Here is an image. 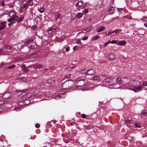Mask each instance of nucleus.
Listing matches in <instances>:
<instances>
[{"label":"nucleus","instance_id":"f257e3e1","mask_svg":"<svg viewBox=\"0 0 147 147\" xmlns=\"http://www.w3.org/2000/svg\"><path fill=\"white\" fill-rule=\"evenodd\" d=\"M129 86L134 87V89H129L136 92L139 91H141L142 90V87L140 85L139 81L136 80H131L128 83Z\"/></svg>","mask_w":147,"mask_h":147},{"label":"nucleus","instance_id":"f03ea898","mask_svg":"<svg viewBox=\"0 0 147 147\" xmlns=\"http://www.w3.org/2000/svg\"><path fill=\"white\" fill-rule=\"evenodd\" d=\"M7 14L8 15V22H9L11 20H16L18 17L16 15V12L13 10L8 11H7Z\"/></svg>","mask_w":147,"mask_h":147},{"label":"nucleus","instance_id":"7ed1b4c3","mask_svg":"<svg viewBox=\"0 0 147 147\" xmlns=\"http://www.w3.org/2000/svg\"><path fill=\"white\" fill-rule=\"evenodd\" d=\"M74 82L71 80L66 81L62 84V87L63 89H68L73 87Z\"/></svg>","mask_w":147,"mask_h":147},{"label":"nucleus","instance_id":"20e7f679","mask_svg":"<svg viewBox=\"0 0 147 147\" xmlns=\"http://www.w3.org/2000/svg\"><path fill=\"white\" fill-rule=\"evenodd\" d=\"M11 48L10 46H7L3 47L0 49V55L8 54V52Z\"/></svg>","mask_w":147,"mask_h":147},{"label":"nucleus","instance_id":"39448f33","mask_svg":"<svg viewBox=\"0 0 147 147\" xmlns=\"http://www.w3.org/2000/svg\"><path fill=\"white\" fill-rule=\"evenodd\" d=\"M32 1V0H24L22 3L23 7L25 8Z\"/></svg>","mask_w":147,"mask_h":147},{"label":"nucleus","instance_id":"423d86ee","mask_svg":"<svg viewBox=\"0 0 147 147\" xmlns=\"http://www.w3.org/2000/svg\"><path fill=\"white\" fill-rule=\"evenodd\" d=\"M85 84L84 81L82 80H79L76 82V85L78 87H82Z\"/></svg>","mask_w":147,"mask_h":147},{"label":"nucleus","instance_id":"0eeeda50","mask_svg":"<svg viewBox=\"0 0 147 147\" xmlns=\"http://www.w3.org/2000/svg\"><path fill=\"white\" fill-rule=\"evenodd\" d=\"M95 72L93 69H89L86 71V74L89 75H93L95 73Z\"/></svg>","mask_w":147,"mask_h":147},{"label":"nucleus","instance_id":"6e6552de","mask_svg":"<svg viewBox=\"0 0 147 147\" xmlns=\"http://www.w3.org/2000/svg\"><path fill=\"white\" fill-rule=\"evenodd\" d=\"M41 67V65L38 64H34L28 66V67L30 68L32 67L35 69H37V68H40Z\"/></svg>","mask_w":147,"mask_h":147},{"label":"nucleus","instance_id":"1a4fd4ad","mask_svg":"<svg viewBox=\"0 0 147 147\" xmlns=\"http://www.w3.org/2000/svg\"><path fill=\"white\" fill-rule=\"evenodd\" d=\"M108 59L110 60L113 61L115 59V55L113 53L111 54L107 57Z\"/></svg>","mask_w":147,"mask_h":147},{"label":"nucleus","instance_id":"9d476101","mask_svg":"<svg viewBox=\"0 0 147 147\" xmlns=\"http://www.w3.org/2000/svg\"><path fill=\"white\" fill-rule=\"evenodd\" d=\"M125 123L127 124V127H129V126H132L133 125L132 121L129 120H125Z\"/></svg>","mask_w":147,"mask_h":147},{"label":"nucleus","instance_id":"9b49d317","mask_svg":"<svg viewBox=\"0 0 147 147\" xmlns=\"http://www.w3.org/2000/svg\"><path fill=\"white\" fill-rule=\"evenodd\" d=\"M6 22H0V30L3 29L6 26Z\"/></svg>","mask_w":147,"mask_h":147},{"label":"nucleus","instance_id":"f8f14e48","mask_svg":"<svg viewBox=\"0 0 147 147\" xmlns=\"http://www.w3.org/2000/svg\"><path fill=\"white\" fill-rule=\"evenodd\" d=\"M54 27H53L49 28L48 30V32L49 34H52L53 32L55 31V28H54Z\"/></svg>","mask_w":147,"mask_h":147},{"label":"nucleus","instance_id":"ddd939ff","mask_svg":"<svg viewBox=\"0 0 147 147\" xmlns=\"http://www.w3.org/2000/svg\"><path fill=\"white\" fill-rule=\"evenodd\" d=\"M83 4V3L82 1H79L76 4V6L78 8L82 6Z\"/></svg>","mask_w":147,"mask_h":147},{"label":"nucleus","instance_id":"4468645a","mask_svg":"<svg viewBox=\"0 0 147 147\" xmlns=\"http://www.w3.org/2000/svg\"><path fill=\"white\" fill-rule=\"evenodd\" d=\"M21 67L23 72H26L29 70L28 67H26L24 65H23L21 66Z\"/></svg>","mask_w":147,"mask_h":147},{"label":"nucleus","instance_id":"2eb2a0df","mask_svg":"<svg viewBox=\"0 0 147 147\" xmlns=\"http://www.w3.org/2000/svg\"><path fill=\"white\" fill-rule=\"evenodd\" d=\"M113 79L111 78H108L105 79V82H106L109 83L112 82Z\"/></svg>","mask_w":147,"mask_h":147},{"label":"nucleus","instance_id":"dca6fc26","mask_svg":"<svg viewBox=\"0 0 147 147\" xmlns=\"http://www.w3.org/2000/svg\"><path fill=\"white\" fill-rule=\"evenodd\" d=\"M92 28V27L91 26H90L89 27L87 28L86 29H85L84 30H83V31H82V32L83 33H86V32H88L90 31L91 30Z\"/></svg>","mask_w":147,"mask_h":147},{"label":"nucleus","instance_id":"f3484780","mask_svg":"<svg viewBox=\"0 0 147 147\" xmlns=\"http://www.w3.org/2000/svg\"><path fill=\"white\" fill-rule=\"evenodd\" d=\"M47 82L49 84H53L54 82V79L53 78L49 79L47 80Z\"/></svg>","mask_w":147,"mask_h":147},{"label":"nucleus","instance_id":"a211bd4d","mask_svg":"<svg viewBox=\"0 0 147 147\" xmlns=\"http://www.w3.org/2000/svg\"><path fill=\"white\" fill-rule=\"evenodd\" d=\"M65 37L64 36H61L59 38L57 39V41L58 42H60L62 41L64 39Z\"/></svg>","mask_w":147,"mask_h":147},{"label":"nucleus","instance_id":"6ab92c4d","mask_svg":"<svg viewBox=\"0 0 147 147\" xmlns=\"http://www.w3.org/2000/svg\"><path fill=\"white\" fill-rule=\"evenodd\" d=\"M114 8L113 7H111L109 8V13L110 14H112L114 12Z\"/></svg>","mask_w":147,"mask_h":147},{"label":"nucleus","instance_id":"aec40b11","mask_svg":"<svg viewBox=\"0 0 147 147\" xmlns=\"http://www.w3.org/2000/svg\"><path fill=\"white\" fill-rule=\"evenodd\" d=\"M105 28L104 26L100 27V28H98L97 30V32H100L103 30Z\"/></svg>","mask_w":147,"mask_h":147},{"label":"nucleus","instance_id":"412c9836","mask_svg":"<svg viewBox=\"0 0 147 147\" xmlns=\"http://www.w3.org/2000/svg\"><path fill=\"white\" fill-rule=\"evenodd\" d=\"M33 41L32 40H27L25 43L26 44V46H27L30 43H33Z\"/></svg>","mask_w":147,"mask_h":147},{"label":"nucleus","instance_id":"4be33fe9","mask_svg":"<svg viewBox=\"0 0 147 147\" xmlns=\"http://www.w3.org/2000/svg\"><path fill=\"white\" fill-rule=\"evenodd\" d=\"M142 85L144 86H147V80H144L142 81Z\"/></svg>","mask_w":147,"mask_h":147},{"label":"nucleus","instance_id":"5701e85b","mask_svg":"<svg viewBox=\"0 0 147 147\" xmlns=\"http://www.w3.org/2000/svg\"><path fill=\"white\" fill-rule=\"evenodd\" d=\"M122 81L121 78H118L116 79V83L118 84H121L122 83Z\"/></svg>","mask_w":147,"mask_h":147},{"label":"nucleus","instance_id":"b1692460","mask_svg":"<svg viewBox=\"0 0 147 147\" xmlns=\"http://www.w3.org/2000/svg\"><path fill=\"white\" fill-rule=\"evenodd\" d=\"M126 44L124 40H121L119 42L118 45H121L124 46Z\"/></svg>","mask_w":147,"mask_h":147},{"label":"nucleus","instance_id":"393cba45","mask_svg":"<svg viewBox=\"0 0 147 147\" xmlns=\"http://www.w3.org/2000/svg\"><path fill=\"white\" fill-rule=\"evenodd\" d=\"M82 16V14L81 13H78L76 17L78 18H80Z\"/></svg>","mask_w":147,"mask_h":147},{"label":"nucleus","instance_id":"a878e982","mask_svg":"<svg viewBox=\"0 0 147 147\" xmlns=\"http://www.w3.org/2000/svg\"><path fill=\"white\" fill-rule=\"evenodd\" d=\"M134 125H135V126L136 128H138V127L140 128V127L141 125L139 123H135L134 124Z\"/></svg>","mask_w":147,"mask_h":147},{"label":"nucleus","instance_id":"bb28decb","mask_svg":"<svg viewBox=\"0 0 147 147\" xmlns=\"http://www.w3.org/2000/svg\"><path fill=\"white\" fill-rule=\"evenodd\" d=\"M38 10L41 13H42L45 11V9L44 7H42L39 9H38Z\"/></svg>","mask_w":147,"mask_h":147},{"label":"nucleus","instance_id":"cd10ccee","mask_svg":"<svg viewBox=\"0 0 147 147\" xmlns=\"http://www.w3.org/2000/svg\"><path fill=\"white\" fill-rule=\"evenodd\" d=\"M93 79L94 80H99L100 78L99 77L97 76H95L93 77Z\"/></svg>","mask_w":147,"mask_h":147},{"label":"nucleus","instance_id":"c85d7f7f","mask_svg":"<svg viewBox=\"0 0 147 147\" xmlns=\"http://www.w3.org/2000/svg\"><path fill=\"white\" fill-rule=\"evenodd\" d=\"M99 36H96L92 38V41L95 40L99 38Z\"/></svg>","mask_w":147,"mask_h":147},{"label":"nucleus","instance_id":"c756f323","mask_svg":"<svg viewBox=\"0 0 147 147\" xmlns=\"http://www.w3.org/2000/svg\"><path fill=\"white\" fill-rule=\"evenodd\" d=\"M88 11L87 8H85L84 11H82L83 14H85L88 13Z\"/></svg>","mask_w":147,"mask_h":147},{"label":"nucleus","instance_id":"7c9ffc66","mask_svg":"<svg viewBox=\"0 0 147 147\" xmlns=\"http://www.w3.org/2000/svg\"><path fill=\"white\" fill-rule=\"evenodd\" d=\"M87 71L86 70V69H83L80 71V73L81 74H84L86 73V71Z\"/></svg>","mask_w":147,"mask_h":147},{"label":"nucleus","instance_id":"2f4dec72","mask_svg":"<svg viewBox=\"0 0 147 147\" xmlns=\"http://www.w3.org/2000/svg\"><path fill=\"white\" fill-rule=\"evenodd\" d=\"M24 18L23 17H21L17 21L18 22H20L23 20Z\"/></svg>","mask_w":147,"mask_h":147},{"label":"nucleus","instance_id":"473e14b6","mask_svg":"<svg viewBox=\"0 0 147 147\" xmlns=\"http://www.w3.org/2000/svg\"><path fill=\"white\" fill-rule=\"evenodd\" d=\"M26 94V93L25 92H23L21 93L19 95L20 96H24Z\"/></svg>","mask_w":147,"mask_h":147},{"label":"nucleus","instance_id":"72a5a7b5","mask_svg":"<svg viewBox=\"0 0 147 147\" xmlns=\"http://www.w3.org/2000/svg\"><path fill=\"white\" fill-rule=\"evenodd\" d=\"M24 103L26 104H28L30 103V101L28 100H24Z\"/></svg>","mask_w":147,"mask_h":147},{"label":"nucleus","instance_id":"f704fd0d","mask_svg":"<svg viewBox=\"0 0 147 147\" xmlns=\"http://www.w3.org/2000/svg\"><path fill=\"white\" fill-rule=\"evenodd\" d=\"M76 43L78 44H81L82 43L81 42V41L80 40V39H78L77 40V41L76 42Z\"/></svg>","mask_w":147,"mask_h":147},{"label":"nucleus","instance_id":"c9c22d12","mask_svg":"<svg viewBox=\"0 0 147 147\" xmlns=\"http://www.w3.org/2000/svg\"><path fill=\"white\" fill-rule=\"evenodd\" d=\"M142 21L145 22H147V18L146 17H144L142 19Z\"/></svg>","mask_w":147,"mask_h":147},{"label":"nucleus","instance_id":"e433bc0d","mask_svg":"<svg viewBox=\"0 0 147 147\" xmlns=\"http://www.w3.org/2000/svg\"><path fill=\"white\" fill-rule=\"evenodd\" d=\"M37 29V27L35 26L34 25L31 27V29L33 30H35Z\"/></svg>","mask_w":147,"mask_h":147},{"label":"nucleus","instance_id":"4c0bfd02","mask_svg":"<svg viewBox=\"0 0 147 147\" xmlns=\"http://www.w3.org/2000/svg\"><path fill=\"white\" fill-rule=\"evenodd\" d=\"M88 38V37L85 36V37H83L82 39L83 40H87Z\"/></svg>","mask_w":147,"mask_h":147},{"label":"nucleus","instance_id":"58836bf2","mask_svg":"<svg viewBox=\"0 0 147 147\" xmlns=\"http://www.w3.org/2000/svg\"><path fill=\"white\" fill-rule=\"evenodd\" d=\"M15 67V65H12L9 67H8V68L9 69H10L11 68H13Z\"/></svg>","mask_w":147,"mask_h":147},{"label":"nucleus","instance_id":"ea45409f","mask_svg":"<svg viewBox=\"0 0 147 147\" xmlns=\"http://www.w3.org/2000/svg\"><path fill=\"white\" fill-rule=\"evenodd\" d=\"M9 95V94L8 93H5V94H4V95H3V97L4 98H8V97H7V98H6V96H7V95Z\"/></svg>","mask_w":147,"mask_h":147},{"label":"nucleus","instance_id":"a19ab883","mask_svg":"<svg viewBox=\"0 0 147 147\" xmlns=\"http://www.w3.org/2000/svg\"><path fill=\"white\" fill-rule=\"evenodd\" d=\"M29 49H33L34 48V46L33 45H32L28 47Z\"/></svg>","mask_w":147,"mask_h":147},{"label":"nucleus","instance_id":"79ce46f5","mask_svg":"<svg viewBox=\"0 0 147 147\" xmlns=\"http://www.w3.org/2000/svg\"><path fill=\"white\" fill-rule=\"evenodd\" d=\"M78 48V47L77 46H75L73 48V50H75L76 49H77Z\"/></svg>","mask_w":147,"mask_h":147},{"label":"nucleus","instance_id":"37998d69","mask_svg":"<svg viewBox=\"0 0 147 147\" xmlns=\"http://www.w3.org/2000/svg\"><path fill=\"white\" fill-rule=\"evenodd\" d=\"M117 42V40H113L111 42V44H113L114 43H116Z\"/></svg>","mask_w":147,"mask_h":147},{"label":"nucleus","instance_id":"c03bdc74","mask_svg":"<svg viewBox=\"0 0 147 147\" xmlns=\"http://www.w3.org/2000/svg\"><path fill=\"white\" fill-rule=\"evenodd\" d=\"M71 16L72 17H75L76 16V14L75 13H72L71 14Z\"/></svg>","mask_w":147,"mask_h":147},{"label":"nucleus","instance_id":"a18cd8bd","mask_svg":"<svg viewBox=\"0 0 147 147\" xmlns=\"http://www.w3.org/2000/svg\"><path fill=\"white\" fill-rule=\"evenodd\" d=\"M146 111H143L142 112V114L144 115H146L147 114L146 113Z\"/></svg>","mask_w":147,"mask_h":147},{"label":"nucleus","instance_id":"49530a36","mask_svg":"<svg viewBox=\"0 0 147 147\" xmlns=\"http://www.w3.org/2000/svg\"><path fill=\"white\" fill-rule=\"evenodd\" d=\"M4 102L3 101L0 100V106L4 104Z\"/></svg>","mask_w":147,"mask_h":147},{"label":"nucleus","instance_id":"de8ad7c7","mask_svg":"<svg viewBox=\"0 0 147 147\" xmlns=\"http://www.w3.org/2000/svg\"><path fill=\"white\" fill-rule=\"evenodd\" d=\"M71 75L70 74H69L66 75L65 76V78H69L71 77Z\"/></svg>","mask_w":147,"mask_h":147},{"label":"nucleus","instance_id":"09e8293b","mask_svg":"<svg viewBox=\"0 0 147 147\" xmlns=\"http://www.w3.org/2000/svg\"><path fill=\"white\" fill-rule=\"evenodd\" d=\"M69 47H67L66 48V51L67 52H68L69 51Z\"/></svg>","mask_w":147,"mask_h":147},{"label":"nucleus","instance_id":"8fccbe9b","mask_svg":"<svg viewBox=\"0 0 147 147\" xmlns=\"http://www.w3.org/2000/svg\"><path fill=\"white\" fill-rule=\"evenodd\" d=\"M26 45V44H25V43H24V44H23L20 45V46L21 48H22L23 47H24V46Z\"/></svg>","mask_w":147,"mask_h":147},{"label":"nucleus","instance_id":"3c124183","mask_svg":"<svg viewBox=\"0 0 147 147\" xmlns=\"http://www.w3.org/2000/svg\"><path fill=\"white\" fill-rule=\"evenodd\" d=\"M82 117L83 118H86V115L84 114H82Z\"/></svg>","mask_w":147,"mask_h":147},{"label":"nucleus","instance_id":"603ef678","mask_svg":"<svg viewBox=\"0 0 147 147\" xmlns=\"http://www.w3.org/2000/svg\"><path fill=\"white\" fill-rule=\"evenodd\" d=\"M35 127L37 128H38L40 127V125L38 124H36L35 125Z\"/></svg>","mask_w":147,"mask_h":147},{"label":"nucleus","instance_id":"864d4df0","mask_svg":"<svg viewBox=\"0 0 147 147\" xmlns=\"http://www.w3.org/2000/svg\"><path fill=\"white\" fill-rule=\"evenodd\" d=\"M60 98V96L59 95H57L55 97V98L56 99H57L58 98Z\"/></svg>","mask_w":147,"mask_h":147},{"label":"nucleus","instance_id":"5fc2aeb1","mask_svg":"<svg viewBox=\"0 0 147 147\" xmlns=\"http://www.w3.org/2000/svg\"><path fill=\"white\" fill-rule=\"evenodd\" d=\"M36 137V136L34 135V136H33L32 137H31L30 138L32 139H34V138H35Z\"/></svg>","mask_w":147,"mask_h":147},{"label":"nucleus","instance_id":"6e6d98bb","mask_svg":"<svg viewBox=\"0 0 147 147\" xmlns=\"http://www.w3.org/2000/svg\"><path fill=\"white\" fill-rule=\"evenodd\" d=\"M14 110H16V111H17V110H19V107H16V108H14Z\"/></svg>","mask_w":147,"mask_h":147},{"label":"nucleus","instance_id":"4d7b16f0","mask_svg":"<svg viewBox=\"0 0 147 147\" xmlns=\"http://www.w3.org/2000/svg\"><path fill=\"white\" fill-rule=\"evenodd\" d=\"M59 18V15H58L57 17L55 18L56 20H57Z\"/></svg>","mask_w":147,"mask_h":147},{"label":"nucleus","instance_id":"13d9d810","mask_svg":"<svg viewBox=\"0 0 147 147\" xmlns=\"http://www.w3.org/2000/svg\"><path fill=\"white\" fill-rule=\"evenodd\" d=\"M92 20V18H88V20L89 21H91V20Z\"/></svg>","mask_w":147,"mask_h":147},{"label":"nucleus","instance_id":"bf43d9fd","mask_svg":"<svg viewBox=\"0 0 147 147\" xmlns=\"http://www.w3.org/2000/svg\"><path fill=\"white\" fill-rule=\"evenodd\" d=\"M31 95V93H30L28 94L27 96L28 97L29 96V97H30V96Z\"/></svg>","mask_w":147,"mask_h":147},{"label":"nucleus","instance_id":"052dcab7","mask_svg":"<svg viewBox=\"0 0 147 147\" xmlns=\"http://www.w3.org/2000/svg\"><path fill=\"white\" fill-rule=\"evenodd\" d=\"M4 64H5L4 62H2L1 63L0 65H4Z\"/></svg>","mask_w":147,"mask_h":147},{"label":"nucleus","instance_id":"680f3d73","mask_svg":"<svg viewBox=\"0 0 147 147\" xmlns=\"http://www.w3.org/2000/svg\"><path fill=\"white\" fill-rule=\"evenodd\" d=\"M114 32L115 33H117V32L118 31V30H115L114 31Z\"/></svg>","mask_w":147,"mask_h":147},{"label":"nucleus","instance_id":"e2e57ef3","mask_svg":"<svg viewBox=\"0 0 147 147\" xmlns=\"http://www.w3.org/2000/svg\"><path fill=\"white\" fill-rule=\"evenodd\" d=\"M22 103V102H19V105H22V103Z\"/></svg>","mask_w":147,"mask_h":147},{"label":"nucleus","instance_id":"0e129e2a","mask_svg":"<svg viewBox=\"0 0 147 147\" xmlns=\"http://www.w3.org/2000/svg\"><path fill=\"white\" fill-rule=\"evenodd\" d=\"M144 25L145 26L147 27V23H144Z\"/></svg>","mask_w":147,"mask_h":147},{"label":"nucleus","instance_id":"69168bd1","mask_svg":"<svg viewBox=\"0 0 147 147\" xmlns=\"http://www.w3.org/2000/svg\"><path fill=\"white\" fill-rule=\"evenodd\" d=\"M108 44V43L107 42H106L104 44V46L105 47L106 46V45Z\"/></svg>","mask_w":147,"mask_h":147},{"label":"nucleus","instance_id":"338daca9","mask_svg":"<svg viewBox=\"0 0 147 147\" xmlns=\"http://www.w3.org/2000/svg\"><path fill=\"white\" fill-rule=\"evenodd\" d=\"M22 81L24 82H26L27 81V80L26 79H24Z\"/></svg>","mask_w":147,"mask_h":147},{"label":"nucleus","instance_id":"774afa93","mask_svg":"<svg viewBox=\"0 0 147 147\" xmlns=\"http://www.w3.org/2000/svg\"><path fill=\"white\" fill-rule=\"evenodd\" d=\"M111 35V33L110 32H109L108 34H107V35Z\"/></svg>","mask_w":147,"mask_h":147}]
</instances>
